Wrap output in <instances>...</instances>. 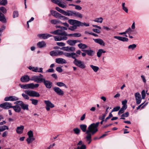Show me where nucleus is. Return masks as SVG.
Returning a JSON list of instances; mask_svg holds the SVG:
<instances>
[{
    "mask_svg": "<svg viewBox=\"0 0 149 149\" xmlns=\"http://www.w3.org/2000/svg\"><path fill=\"white\" fill-rule=\"evenodd\" d=\"M99 123H100L98 122L96 123H93L91 124L88 127L87 130H86L87 126L86 125H79V127L82 132H86V134H87V132L88 131H90L89 134L92 133V132L98 131L97 127L99 126Z\"/></svg>",
    "mask_w": 149,
    "mask_h": 149,
    "instance_id": "f257e3e1",
    "label": "nucleus"
},
{
    "mask_svg": "<svg viewBox=\"0 0 149 149\" xmlns=\"http://www.w3.org/2000/svg\"><path fill=\"white\" fill-rule=\"evenodd\" d=\"M32 80L36 83H43L47 88H50L52 86V83L49 81L46 80L43 76L40 74L38 76H34Z\"/></svg>",
    "mask_w": 149,
    "mask_h": 149,
    "instance_id": "f03ea898",
    "label": "nucleus"
},
{
    "mask_svg": "<svg viewBox=\"0 0 149 149\" xmlns=\"http://www.w3.org/2000/svg\"><path fill=\"white\" fill-rule=\"evenodd\" d=\"M25 94H22L23 97L26 100H29V98L28 95L30 97H39L40 96L39 93L36 91L33 90H27L24 91Z\"/></svg>",
    "mask_w": 149,
    "mask_h": 149,
    "instance_id": "7ed1b4c3",
    "label": "nucleus"
},
{
    "mask_svg": "<svg viewBox=\"0 0 149 149\" xmlns=\"http://www.w3.org/2000/svg\"><path fill=\"white\" fill-rule=\"evenodd\" d=\"M68 23L72 26H70L68 28V29L71 31H74L75 30L77 29V27H79V26L81 25V23L79 22V21L73 19H69L68 20Z\"/></svg>",
    "mask_w": 149,
    "mask_h": 149,
    "instance_id": "20e7f679",
    "label": "nucleus"
},
{
    "mask_svg": "<svg viewBox=\"0 0 149 149\" xmlns=\"http://www.w3.org/2000/svg\"><path fill=\"white\" fill-rule=\"evenodd\" d=\"M19 85L21 88L24 89H33L35 88H37L39 86L38 84H34L33 83L25 84H19Z\"/></svg>",
    "mask_w": 149,
    "mask_h": 149,
    "instance_id": "39448f33",
    "label": "nucleus"
},
{
    "mask_svg": "<svg viewBox=\"0 0 149 149\" xmlns=\"http://www.w3.org/2000/svg\"><path fill=\"white\" fill-rule=\"evenodd\" d=\"M73 63L76 66L82 69H84L86 67L84 62L81 61L76 60L74 61Z\"/></svg>",
    "mask_w": 149,
    "mask_h": 149,
    "instance_id": "423d86ee",
    "label": "nucleus"
},
{
    "mask_svg": "<svg viewBox=\"0 0 149 149\" xmlns=\"http://www.w3.org/2000/svg\"><path fill=\"white\" fill-rule=\"evenodd\" d=\"M65 53H67V52H63L62 51L59 50H53L50 52V54L52 56H56L63 54L64 55Z\"/></svg>",
    "mask_w": 149,
    "mask_h": 149,
    "instance_id": "0eeeda50",
    "label": "nucleus"
},
{
    "mask_svg": "<svg viewBox=\"0 0 149 149\" xmlns=\"http://www.w3.org/2000/svg\"><path fill=\"white\" fill-rule=\"evenodd\" d=\"M97 131L92 132V133L89 134L90 131H88L87 132V135L85 137L86 141L88 142V144H89L92 141V136L94 135Z\"/></svg>",
    "mask_w": 149,
    "mask_h": 149,
    "instance_id": "6e6552de",
    "label": "nucleus"
},
{
    "mask_svg": "<svg viewBox=\"0 0 149 149\" xmlns=\"http://www.w3.org/2000/svg\"><path fill=\"white\" fill-rule=\"evenodd\" d=\"M64 56L68 58H71L74 59V61L77 60L76 57H79V56L76 53L74 52L69 53L67 52L64 54Z\"/></svg>",
    "mask_w": 149,
    "mask_h": 149,
    "instance_id": "1a4fd4ad",
    "label": "nucleus"
},
{
    "mask_svg": "<svg viewBox=\"0 0 149 149\" xmlns=\"http://www.w3.org/2000/svg\"><path fill=\"white\" fill-rule=\"evenodd\" d=\"M35 76H38V75H34L32 76L31 79H30L29 76L27 75H25L22 76L20 78V81L22 82H29L30 80L34 81L32 79L33 77Z\"/></svg>",
    "mask_w": 149,
    "mask_h": 149,
    "instance_id": "9d476101",
    "label": "nucleus"
},
{
    "mask_svg": "<svg viewBox=\"0 0 149 149\" xmlns=\"http://www.w3.org/2000/svg\"><path fill=\"white\" fill-rule=\"evenodd\" d=\"M29 69L33 72H38L39 73H43V68H39L38 67H29Z\"/></svg>",
    "mask_w": 149,
    "mask_h": 149,
    "instance_id": "9b49d317",
    "label": "nucleus"
},
{
    "mask_svg": "<svg viewBox=\"0 0 149 149\" xmlns=\"http://www.w3.org/2000/svg\"><path fill=\"white\" fill-rule=\"evenodd\" d=\"M45 103L46 105V109L47 111L50 110V108H52L54 107V104L52 103L49 100H45Z\"/></svg>",
    "mask_w": 149,
    "mask_h": 149,
    "instance_id": "f8f14e48",
    "label": "nucleus"
},
{
    "mask_svg": "<svg viewBox=\"0 0 149 149\" xmlns=\"http://www.w3.org/2000/svg\"><path fill=\"white\" fill-rule=\"evenodd\" d=\"M12 106L11 103L8 102H5L0 104V107L5 109L12 108Z\"/></svg>",
    "mask_w": 149,
    "mask_h": 149,
    "instance_id": "ddd939ff",
    "label": "nucleus"
},
{
    "mask_svg": "<svg viewBox=\"0 0 149 149\" xmlns=\"http://www.w3.org/2000/svg\"><path fill=\"white\" fill-rule=\"evenodd\" d=\"M134 96L135 98L136 103L137 104H140L141 102L142 98L139 93L137 92L135 93Z\"/></svg>",
    "mask_w": 149,
    "mask_h": 149,
    "instance_id": "4468645a",
    "label": "nucleus"
},
{
    "mask_svg": "<svg viewBox=\"0 0 149 149\" xmlns=\"http://www.w3.org/2000/svg\"><path fill=\"white\" fill-rule=\"evenodd\" d=\"M54 91L58 95L60 96H63L64 94V91L58 87H54L53 88Z\"/></svg>",
    "mask_w": 149,
    "mask_h": 149,
    "instance_id": "2eb2a0df",
    "label": "nucleus"
},
{
    "mask_svg": "<svg viewBox=\"0 0 149 149\" xmlns=\"http://www.w3.org/2000/svg\"><path fill=\"white\" fill-rule=\"evenodd\" d=\"M54 40L55 41H59L61 40H65L67 39V36H54Z\"/></svg>",
    "mask_w": 149,
    "mask_h": 149,
    "instance_id": "dca6fc26",
    "label": "nucleus"
},
{
    "mask_svg": "<svg viewBox=\"0 0 149 149\" xmlns=\"http://www.w3.org/2000/svg\"><path fill=\"white\" fill-rule=\"evenodd\" d=\"M19 98L15 96H10L5 97L4 100L6 101H15L18 100Z\"/></svg>",
    "mask_w": 149,
    "mask_h": 149,
    "instance_id": "f3484780",
    "label": "nucleus"
},
{
    "mask_svg": "<svg viewBox=\"0 0 149 149\" xmlns=\"http://www.w3.org/2000/svg\"><path fill=\"white\" fill-rule=\"evenodd\" d=\"M38 36L40 38L45 39L52 36L48 33H43L38 34Z\"/></svg>",
    "mask_w": 149,
    "mask_h": 149,
    "instance_id": "a211bd4d",
    "label": "nucleus"
},
{
    "mask_svg": "<svg viewBox=\"0 0 149 149\" xmlns=\"http://www.w3.org/2000/svg\"><path fill=\"white\" fill-rule=\"evenodd\" d=\"M50 33L54 35H58L61 36H64V35H65V31L63 32L59 29H57L51 32Z\"/></svg>",
    "mask_w": 149,
    "mask_h": 149,
    "instance_id": "6ab92c4d",
    "label": "nucleus"
},
{
    "mask_svg": "<svg viewBox=\"0 0 149 149\" xmlns=\"http://www.w3.org/2000/svg\"><path fill=\"white\" fill-rule=\"evenodd\" d=\"M113 38L115 39H116L120 41H122L124 42H127L128 41V39L125 37H122L120 36H114Z\"/></svg>",
    "mask_w": 149,
    "mask_h": 149,
    "instance_id": "aec40b11",
    "label": "nucleus"
},
{
    "mask_svg": "<svg viewBox=\"0 0 149 149\" xmlns=\"http://www.w3.org/2000/svg\"><path fill=\"white\" fill-rule=\"evenodd\" d=\"M80 42V41L76 40H69L67 41V43L70 46H74L76 43Z\"/></svg>",
    "mask_w": 149,
    "mask_h": 149,
    "instance_id": "412c9836",
    "label": "nucleus"
},
{
    "mask_svg": "<svg viewBox=\"0 0 149 149\" xmlns=\"http://www.w3.org/2000/svg\"><path fill=\"white\" fill-rule=\"evenodd\" d=\"M56 62L58 64H65L66 63V61L62 58H58L56 59Z\"/></svg>",
    "mask_w": 149,
    "mask_h": 149,
    "instance_id": "4be33fe9",
    "label": "nucleus"
},
{
    "mask_svg": "<svg viewBox=\"0 0 149 149\" xmlns=\"http://www.w3.org/2000/svg\"><path fill=\"white\" fill-rule=\"evenodd\" d=\"M74 11L72 10H67V11H65L63 15L68 16H74Z\"/></svg>",
    "mask_w": 149,
    "mask_h": 149,
    "instance_id": "5701e85b",
    "label": "nucleus"
},
{
    "mask_svg": "<svg viewBox=\"0 0 149 149\" xmlns=\"http://www.w3.org/2000/svg\"><path fill=\"white\" fill-rule=\"evenodd\" d=\"M46 44L45 42L44 41H41L38 42L37 44V46L39 48H42L45 47Z\"/></svg>",
    "mask_w": 149,
    "mask_h": 149,
    "instance_id": "b1692460",
    "label": "nucleus"
},
{
    "mask_svg": "<svg viewBox=\"0 0 149 149\" xmlns=\"http://www.w3.org/2000/svg\"><path fill=\"white\" fill-rule=\"evenodd\" d=\"M24 129V126L22 125L17 127L16 130L17 133L19 134H22L23 132Z\"/></svg>",
    "mask_w": 149,
    "mask_h": 149,
    "instance_id": "393cba45",
    "label": "nucleus"
},
{
    "mask_svg": "<svg viewBox=\"0 0 149 149\" xmlns=\"http://www.w3.org/2000/svg\"><path fill=\"white\" fill-rule=\"evenodd\" d=\"M95 42L99 44L100 45L104 46L105 45V43L103 40L100 39L98 38L96 39H93Z\"/></svg>",
    "mask_w": 149,
    "mask_h": 149,
    "instance_id": "a878e982",
    "label": "nucleus"
},
{
    "mask_svg": "<svg viewBox=\"0 0 149 149\" xmlns=\"http://www.w3.org/2000/svg\"><path fill=\"white\" fill-rule=\"evenodd\" d=\"M12 108H13L16 112L19 113L21 111V108L19 105H16L14 106H13Z\"/></svg>",
    "mask_w": 149,
    "mask_h": 149,
    "instance_id": "bb28decb",
    "label": "nucleus"
},
{
    "mask_svg": "<svg viewBox=\"0 0 149 149\" xmlns=\"http://www.w3.org/2000/svg\"><path fill=\"white\" fill-rule=\"evenodd\" d=\"M58 6L62 8H65L67 7L66 3L63 1H60L57 4Z\"/></svg>",
    "mask_w": 149,
    "mask_h": 149,
    "instance_id": "cd10ccee",
    "label": "nucleus"
},
{
    "mask_svg": "<svg viewBox=\"0 0 149 149\" xmlns=\"http://www.w3.org/2000/svg\"><path fill=\"white\" fill-rule=\"evenodd\" d=\"M106 52V51L103 49H99L97 53V56L98 57H100L102 53H104Z\"/></svg>",
    "mask_w": 149,
    "mask_h": 149,
    "instance_id": "c85d7f7f",
    "label": "nucleus"
},
{
    "mask_svg": "<svg viewBox=\"0 0 149 149\" xmlns=\"http://www.w3.org/2000/svg\"><path fill=\"white\" fill-rule=\"evenodd\" d=\"M21 108L23 110H28L29 109V105L26 104L24 103L22 104V105L21 106Z\"/></svg>",
    "mask_w": 149,
    "mask_h": 149,
    "instance_id": "c756f323",
    "label": "nucleus"
},
{
    "mask_svg": "<svg viewBox=\"0 0 149 149\" xmlns=\"http://www.w3.org/2000/svg\"><path fill=\"white\" fill-rule=\"evenodd\" d=\"M127 107V106H123L120 109L118 112V114L120 115L124 112V111L126 110Z\"/></svg>",
    "mask_w": 149,
    "mask_h": 149,
    "instance_id": "7c9ffc66",
    "label": "nucleus"
},
{
    "mask_svg": "<svg viewBox=\"0 0 149 149\" xmlns=\"http://www.w3.org/2000/svg\"><path fill=\"white\" fill-rule=\"evenodd\" d=\"M103 19L102 17H100L95 18L93 21L95 22L101 23L103 22Z\"/></svg>",
    "mask_w": 149,
    "mask_h": 149,
    "instance_id": "2f4dec72",
    "label": "nucleus"
},
{
    "mask_svg": "<svg viewBox=\"0 0 149 149\" xmlns=\"http://www.w3.org/2000/svg\"><path fill=\"white\" fill-rule=\"evenodd\" d=\"M51 23L54 24H56L61 23V21L58 19H52L51 20Z\"/></svg>",
    "mask_w": 149,
    "mask_h": 149,
    "instance_id": "473e14b6",
    "label": "nucleus"
},
{
    "mask_svg": "<svg viewBox=\"0 0 149 149\" xmlns=\"http://www.w3.org/2000/svg\"><path fill=\"white\" fill-rule=\"evenodd\" d=\"M6 130H9V127L8 126L5 125L0 126V132H3Z\"/></svg>",
    "mask_w": 149,
    "mask_h": 149,
    "instance_id": "72a5a7b5",
    "label": "nucleus"
},
{
    "mask_svg": "<svg viewBox=\"0 0 149 149\" xmlns=\"http://www.w3.org/2000/svg\"><path fill=\"white\" fill-rule=\"evenodd\" d=\"M56 85L59 87H64L66 88H67L68 87L63 83L60 82L56 83Z\"/></svg>",
    "mask_w": 149,
    "mask_h": 149,
    "instance_id": "f704fd0d",
    "label": "nucleus"
},
{
    "mask_svg": "<svg viewBox=\"0 0 149 149\" xmlns=\"http://www.w3.org/2000/svg\"><path fill=\"white\" fill-rule=\"evenodd\" d=\"M136 47V45L133 44L129 45L128 47V49L131 50H134Z\"/></svg>",
    "mask_w": 149,
    "mask_h": 149,
    "instance_id": "c9c22d12",
    "label": "nucleus"
},
{
    "mask_svg": "<svg viewBox=\"0 0 149 149\" xmlns=\"http://www.w3.org/2000/svg\"><path fill=\"white\" fill-rule=\"evenodd\" d=\"M125 2H123L122 3V8L125 13H127L128 12V9L126 6H125Z\"/></svg>",
    "mask_w": 149,
    "mask_h": 149,
    "instance_id": "e433bc0d",
    "label": "nucleus"
},
{
    "mask_svg": "<svg viewBox=\"0 0 149 149\" xmlns=\"http://www.w3.org/2000/svg\"><path fill=\"white\" fill-rule=\"evenodd\" d=\"M90 67L95 72H97L99 70V68L97 66L91 65Z\"/></svg>",
    "mask_w": 149,
    "mask_h": 149,
    "instance_id": "4c0bfd02",
    "label": "nucleus"
},
{
    "mask_svg": "<svg viewBox=\"0 0 149 149\" xmlns=\"http://www.w3.org/2000/svg\"><path fill=\"white\" fill-rule=\"evenodd\" d=\"M78 46L81 49H85L87 47L86 45L81 43L79 44Z\"/></svg>",
    "mask_w": 149,
    "mask_h": 149,
    "instance_id": "58836bf2",
    "label": "nucleus"
},
{
    "mask_svg": "<svg viewBox=\"0 0 149 149\" xmlns=\"http://www.w3.org/2000/svg\"><path fill=\"white\" fill-rule=\"evenodd\" d=\"M86 53L89 56H92L94 54V52L91 50H87Z\"/></svg>",
    "mask_w": 149,
    "mask_h": 149,
    "instance_id": "ea45409f",
    "label": "nucleus"
},
{
    "mask_svg": "<svg viewBox=\"0 0 149 149\" xmlns=\"http://www.w3.org/2000/svg\"><path fill=\"white\" fill-rule=\"evenodd\" d=\"M74 16L77 17H78L81 18L83 17V15L81 14L79 12L75 11H74Z\"/></svg>",
    "mask_w": 149,
    "mask_h": 149,
    "instance_id": "a19ab883",
    "label": "nucleus"
},
{
    "mask_svg": "<svg viewBox=\"0 0 149 149\" xmlns=\"http://www.w3.org/2000/svg\"><path fill=\"white\" fill-rule=\"evenodd\" d=\"M35 139V138L33 137H28L26 139V141L28 144H30L34 141Z\"/></svg>",
    "mask_w": 149,
    "mask_h": 149,
    "instance_id": "79ce46f5",
    "label": "nucleus"
},
{
    "mask_svg": "<svg viewBox=\"0 0 149 149\" xmlns=\"http://www.w3.org/2000/svg\"><path fill=\"white\" fill-rule=\"evenodd\" d=\"M74 133L77 135H79L80 132V130L78 128H74L73 130Z\"/></svg>",
    "mask_w": 149,
    "mask_h": 149,
    "instance_id": "37998d69",
    "label": "nucleus"
},
{
    "mask_svg": "<svg viewBox=\"0 0 149 149\" xmlns=\"http://www.w3.org/2000/svg\"><path fill=\"white\" fill-rule=\"evenodd\" d=\"M30 100L32 101V104L35 105H37L38 102V101L37 100L34 99H30Z\"/></svg>",
    "mask_w": 149,
    "mask_h": 149,
    "instance_id": "c03bdc74",
    "label": "nucleus"
},
{
    "mask_svg": "<svg viewBox=\"0 0 149 149\" xmlns=\"http://www.w3.org/2000/svg\"><path fill=\"white\" fill-rule=\"evenodd\" d=\"M59 12L63 14L65 11L61 8L58 7H56L55 8Z\"/></svg>",
    "mask_w": 149,
    "mask_h": 149,
    "instance_id": "a18cd8bd",
    "label": "nucleus"
},
{
    "mask_svg": "<svg viewBox=\"0 0 149 149\" xmlns=\"http://www.w3.org/2000/svg\"><path fill=\"white\" fill-rule=\"evenodd\" d=\"M8 2L7 0H2L0 1V5L5 6L7 4Z\"/></svg>",
    "mask_w": 149,
    "mask_h": 149,
    "instance_id": "49530a36",
    "label": "nucleus"
},
{
    "mask_svg": "<svg viewBox=\"0 0 149 149\" xmlns=\"http://www.w3.org/2000/svg\"><path fill=\"white\" fill-rule=\"evenodd\" d=\"M18 12L17 11H15L13 12V17L14 18L18 17Z\"/></svg>",
    "mask_w": 149,
    "mask_h": 149,
    "instance_id": "de8ad7c7",
    "label": "nucleus"
},
{
    "mask_svg": "<svg viewBox=\"0 0 149 149\" xmlns=\"http://www.w3.org/2000/svg\"><path fill=\"white\" fill-rule=\"evenodd\" d=\"M79 22L81 23H80L81 25L79 26H89V24L88 23H83L79 21ZM80 24V23H79Z\"/></svg>",
    "mask_w": 149,
    "mask_h": 149,
    "instance_id": "09e8293b",
    "label": "nucleus"
},
{
    "mask_svg": "<svg viewBox=\"0 0 149 149\" xmlns=\"http://www.w3.org/2000/svg\"><path fill=\"white\" fill-rule=\"evenodd\" d=\"M27 134L28 136L29 137H33V131L31 130H30L28 132Z\"/></svg>",
    "mask_w": 149,
    "mask_h": 149,
    "instance_id": "8fccbe9b",
    "label": "nucleus"
},
{
    "mask_svg": "<svg viewBox=\"0 0 149 149\" xmlns=\"http://www.w3.org/2000/svg\"><path fill=\"white\" fill-rule=\"evenodd\" d=\"M24 102L22 101H17L14 102V104H18L21 107Z\"/></svg>",
    "mask_w": 149,
    "mask_h": 149,
    "instance_id": "3c124183",
    "label": "nucleus"
},
{
    "mask_svg": "<svg viewBox=\"0 0 149 149\" xmlns=\"http://www.w3.org/2000/svg\"><path fill=\"white\" fill-rule=\"evenodd\" d=\"M141 94L142 95V98L143 99H144L145 98L146 94V92L144 90H143L141 92Z\"/></svg>",
    "mask_w": 149,
    "mask_h": 149,
    "instance_id": "603ef678",
    "label": "nucleus"
},
{
    "mask_svg": "<svg viewBox=\"0 0 149 149\" xmlns=\"http://www.w3.org/2000/svg\"><path fill=\"white\" fill-rule=\"evenodd\" d=\"M75 50V48L73 46L69 47L68 52H74Z\"/></svg>",
    "mask_w": 149,
    "mask_h": 149,
    "instance_id": "864d4df0",
    "label": "nucleus"
},
{
    "mask_svg": "<svg viewBox=\"0 0 149 149\" xmlns=\"http://www.w3.org/2000/svg\"><path fill=\"white\" fill-rule=\"evenodd\" d=\"M120 109V107L119 106H117L114 107L112 110L111 112L114 111H118Z\"/></svg>",
    "mask_w": 149,
    "mask_h": 149,
    "instance_id": "5fc2aeb1",
    "label": "nucleus"
},
{
    "mask_svg": "<svg viewBox=\"0 0 149 149\" xmlns=\"http://www.w3.org/2000/svg\"><path fill=\"white\" fill-rule=\"evenodd\" d=\"M0 10L4 13H6V10L4 7H1L0 8Z\"/></svg>",
    "mask_w": 149,
    "mask_h": 149,
    "instance_id": "6e6d98bb",
    "label": "nucleus"
},
{
    "mask_svg": "<svg viewBox=\"0 0 149 149\" xmlns=\"http://www.w3.org/2000/svg\"><path fill=\"white\" fill-rule=\"evenodd\" d=\"M69 47H63L60 49L68 52Z\"/></svg>",
    "mask_w": 149,
    "mask_h": 149,
    "instance_id": "4d7b16f0",
    "label": "nucleus"
},
{
    "mask_svg": "<svg viewBox=\"0 0 149 149\" xmlns=\"http://www.w3.org/2000/svg\"><path fill=\"white\" fill-rule=\"evenodd\" d=\"M77 149H86V146L84 144L82 145L81 146H78Z\"/></svg>",
    "mask_w": 149,
    "mask_h": 149,
    "instance_id": "13d9d810",
    "label": "nucleus"
},
{
    "mask_svg": "<svg viewBox=\"0 0 149 149\" xmlns=\"http://www.w3.org/2000/svg\"><path fill=\"white\" fill-rule=\"evenodd\" d=\"M129 116V112H125V113H124L122 114L121 116V117H127Z\"/></svg>",
    "mask_w": 149,
    "mask_h": 149,
    "instance_id": "bf43d9fd",
    "label": "nucleus"
},
{
    "mask_svg": "<svg viewBox=\"0 0 149 149\" xmlns=\"http://www.w3.org/2000/svg\"><path fill=\"white\" fill-rule=\"evenodd\" d=\"M61 14L57 12L56 14L55 15L54 17L56 18H58L60 19L61 17Z\"/></svg>",
    "mask_w": 149,
    "mask_h": 149,
    "instance_id": "052dcab7",
    "label": "nucleus"
},
{
    "mask_svg": "<svg viewBox=\"0 0 149 149\" xmlns=\"http://www.w3.org/2000/svg\"><path fill=\"white\" fill-rule=\"evenodd\" d=\"M57 45L60 46H65V44L63 42H56Z\"/></svg>",
    "mask_w": 149,
    "mask_h": 149,
    "instance_id": "680f3d73",
    "label": "nucleus"
},
{
    "mask_svg": "<svg viewBox=\"0 0 149 149\" xmlns=\"http://www.w3.org/2000/svg\"><path fill=\"white\" fill-rule=\"evenodd\" d=\"M56 70L57 71L59 72H61L63 71L62 69L60 67H57L56 68Z\"/></svg>",
    "mask_w": 149,
    "mask_h": 149,
    "instance_id": "e2e57ef3",
    "label": "nucleus"
},
{
    "mask_svg": "<svg viewBox=\"0 0 149 149\" xmlns=\"http://www.w3.org/2000/svg\"><path fill=\"white\" fill-rule=\"evenodd\" d=\"M51 1L56 4H57L60 1H62L63 0H51Z\"/></svg>",
    "mask_w": 149,
    "mask_h": 149,
    "instance_id": "0e129e2a",
    "label": "nucleus"
},
{
    "mask_svg": "<svg viewBox=\"0 0 149 149\" xmlns=\"http://www.w3.org/2000/svg\"><path fill=\"white\" fill-rule=\"evenodd\" d=\"M34 18L33 17H32L31 19L29 21L27 22V28H29V22H31L32 21H33L34 20Z\"/></svg>",
    "mask_w": 149,
    "mask_h": 149,
    "instance_id": "69168bd1",
    "label": "nucleus"
},
{
    "mask_svg": "<svg viewBox=\"0 0 149 149\" xmlns=\"http://www.w3.org/2000/svg\"><path fill=\"white\" fill-rule=\"evenodd\" d=\"M57 12L55 11H54L53 10H50V13L53 16H54L57 13Z\"/></svg>",
    "mask_w": 149,
    "mask_h": 149,
    "instance_id": "338daca9",
    "label": "nucleus"
},
{
    "mask_svg": "<svg viewBox=\"0 0 149 149\" xmlns=\"http://www.w3.org/2000/svg\"><path fill=\"white\" fill-rule=\"evenodd\" d=\"M75 9L78 10H80L82 9V8L79 5H75Z\"/></svg>",
    "mask_w": 149,
    "mask_h": 149,
    "instance_id": "774afa93",
    "label": "nucleus"
}]
</instances>
